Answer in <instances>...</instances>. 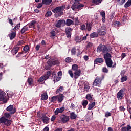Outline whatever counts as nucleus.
I'll return each instance as SVG.
<instances>
[{"label": "nucleus", "instance_id": "f257e3e1", "mask_svg": "<svg viewBox=\"0 0 131 131\" xmlns=\"http://www.w3.org/2000/svg\"><path fill=\"white\" fill-rule=\"evenodd\" d=\"M66 8L65 5H62L61 6H58L52 10L53 13L54 14H58V17H61L63 16L64 13L63 12V10H65Z\"/></svg>", "mask_w": 131, "mask_h": 131}, {"label": "nucleus", "instance_id": "f03ea898", "mask_svg": "<svg viewBox=\"0 0 131 131\" xmlns=\"http://www.w3.org/2000/svg\"><path fill=\"white\" fill-rule=\"evenodd\" d=\"M97 53H103V54H106L107 53H109V50L108 48L105 45L100 44L98 46L97 50Z\"/></svg>", "mask_w": 131, "mask_h": 131}, {"label": "nucleus", "instance_id": "7ed1b4c3", "mask_svg": "<svg viewBox=\"0 0 131 131\" xmlns=\"http://www.w3.org/2000/svg\"><path fill=\"white\" fill-rule=\"evenodd\" d=\"M84 4H80L76 2H74L71 6V9L73 11H80L83 9Z\"/></svg>", "mask_w": 131, "mask_h": 131}, {"label": "nucleus", "instance_id": "20e7f679", "mask_svg": "<svg viewBox=\"0 0 131 131\" xmlns=\"http://www.w3.org/2000/svg\"><path fill=\"white\" fill-rule=\"evenodd\" d=\"M104 79V76L102 77H97L93 83V86H101L102 85V81Z\"/></svg>", "mask_w": 131, "mask_h": 131}, {"label": "nucleus", "instance_id": "39448f33", "mask_svg": "<svg viewBox=\"0 0 131 131\" xmlns=\"http://www.w3.org/2000/svg\"><path fill=\"white\" fill-rule=\"evenodd\" d=\"M4 124L7 126L11 125L12 124V121L9 120V119L6 118V117L3 116L0 118V124Z\"/></svg>", "mask_w": 131, "mask_h": 131}, {"label": "nucleus", "instance_id": "423d86ee", "mask_svg": "<svg viewBox=\"0 0 131 131\" xmlns=\"http://www.w3.org/2000/svg\"><path fill=\"white\" fill-rule=\"evenodd\" d=\"M38 116L41 119L43 123L48 124L50 122V118L48 117L46 114H41V115H40V113H38Z\"/></svg>", "mask_w": 131, "mask_h": 131}, {"label": "nucleus", "instance_id": "0eeeda50", "mask_svg": "<svg viewBox=\"0 0 131 131\" xmlns=\"http://www.w3.org/2000/svg\"><path fill=\"white\" fill-rule=\"evenodd\" d=\"M125 90L126 89L125 87H122L121 89L117 93V98L118 100H122V99H123Z\"/></svg>", "mask_w": 131, "mask_h": 131}, {"label": "nucleus", "instance_id": "6e6552de", "mask_svg": "<svg viewBox=\"0 0 131 131\" xmlns=\"http://www.w3.org/2000/svg\"><path fill=\"white\" fill-rule=\"evenodd\" d=\"M65 25H66V20L64 19H60L58 20L57 23L55 25V26L57 28H60L61 26H65Z\"/></svg>", "mask_w": 131, "mask_h": 131}, {"label": "nucleus", "instance_id": "1a4fd4ad", "mask_svg": "<svg viewBox=\"0 0 131 131\" xmlns=\"http://www.w3.org/2000/svg\"><path fill=\"white\" fill-rule=\"evenodd\" d=\"M60 119L62 122V123H66L69 121V116H67L65 114H63L60 117Z\"/></svg>", "mask_w": 131, "mask_h": 131}, {"label": "nucleus", "instance_id": "9d476101", "mask_svg": "<svg viewBox=\"0 0 131 131\" xmlns=\"http://www.w3.org/2000/svg\"><path fill=\"white\" fill-rule=\"evenodd\" d=\"M7 111L11 112L10 114H14L16 112V108H14V106L10 105L6 108Z\"/></svg>", "mask_w": 131, "mask_h": 131}, {"label": "nucleus", "instance_id": "9b49d317", "mask_svg": "<svg viewBox=\"0 0 131 131\" xmlns=\"http://www.w3.org/2000/svg\"><path fill=\"white\" fill-rule=\"evenodd\" d=\"M81 74V70H80V69L75 71L74 73V78L75 79H77V78H78V77L80 76Z\"/></svg>", "mask_w": 131, "mask_h": 131}, {"label": "nucleus", "instance_id": "f8f14e48", "mask_svg": "<svg viewBox=\"0 0 131 131\" xmlns=\"http://www.w3.org/2000/svg\"><path fill=\"white\" fill-rule=\"evenodd\" d=\"M47 63L50 67H52V66H55V65H58L59 64V61L57 60H54V61H47Z\"/></svg>", "mask_w": 131, "mask_h": 131}, {"label": "nucleus", "instance_id": "ddd939ff", "mask_svg": "<svg viewBox=\"0 0 131 131\" xmlns=\"http://www.w3.org/2000/svg\"><path fill=\"white\" fill-rule=\"evenodd\" d=\"M71 31H72V29L70 27H67L66 28V34L67 35V37L69 38V37H71Z\"/></svg>", "mask_w": 131, "mask_h": 131}, {"label": "nucleus", "instance_id": "4468645a", "mask_svg": "<svg viewBox=\"0 0 131 131\" xmlns=\"http://www.w3.org/2000/svg\"><path fill=\"white\" fill-rule=\"evenodd\" d=\"M11 33L8 35L9 37L11 40L14 39L15 37H16V31H14L13 30H11Z\"/></svg>", "mask_w": 131, "mask_h": 131}, {"label": "nucleus", "instance_id": "2eb2a0df", "mask_svg": "<svg viewBox=\"0 0 131 131\" xmlns=\"http://www.w3.org/2000/svg\"><path fill=\"white\" fill-rule=\"evenodd\" d=\"M57 101L58 103H62V102L63 101V100H64V98H65V96H64V95L62 94H60L59 95H57Z\"/></svg>", "mask_w": 131, "mask_h": 131}, {"label": "nucleus", "instance_id": "dca6fc26", "mask_svg": "<svg viewBox=\"0 0 131 131\" xmlns=\"http://www.w3.org/2000/svg\"><path fill=\"white\" fill-rule=\"evenodd\" d=\"M105 61V63L106 66L107 67H109L110 68H111L112 67V65H113V61H112V59H107Z\"/></svg>", "mask_w": 131, "mask_h": 131}, {"label": "nucleus", "instance_id": "f3484780", "mask_svg": "<svg viewBox=\"0 0 131 131\" xmlns=\"http://www.w3.org/2000/svg\"><path fill=\"white\" fill-rule=\"evenodd\" d=\"M101 63H104V59L98 57L94 60V64H101Z\"/></svg>", "mask_w": 131, "mask_h": 131}, {"label": "nucleus", "instance_id": "a211bd4d", "mask_svg": "<svg viewBox=\"0 0 131 131\" xmlns=\"http://www.w3.org/2000/svg\"><path fill=\"white\" fill-rule=\"evenodd\" d=\"M49 98L48 96V93L47 92L43 93L41 95V100L42 101H47Z\"/></svg>", "mask_w": 131, "mask_h": 131}, {"label": "nucleus", "instance_id": "6ab92c4d", "mask_svg": "<svg viewBox=\"0 0 131 131\" xmlns=\"http://www.w3.org/2000/svg\"><path fill=\"white\" fill-rule=\"evenodd\" d=\"M100 13V16L102 17V22L103 23H105L106 22V13H105V11H102Z\"/></svg>", "mask_w": 131, "mask_h": 131}, {"label": "nucleus", "instance_id": "aec40b11", "mask_svg": "<svg viewBox=\"0 0 131 131\" xmlns=\"http://www.w3.org/2000/svg\"><path fill=\"white\" fill-rule=\"evenodd\" d=\"M19 50H20V48H19L18 47H14L11 50V54H12V55L13 56H15V55H16V54H17L18 53V52H19Z\"/></svg>", "mask_w": 131, "mask_h": 131}, {"label": "nucleus", "instance_id": "412c9836", "mask_svg": "<svg viewBox=\"0 0 131 131\" xmlns=\"http://www.w3.org/2000/svg\"><path fill=\"white\" fill-rule=\"evenodd\" d=\"M103 58L105 60H109L112 58V56H111V54L109 52H107L103 55Z\"/></svg>", "mask_w": 131, "mask_h": 131}, {"label": "nucleus", "instance_id": "4be33fe9", "mask_svg": "<svg viewBox=\"0 0 131 131\" xmlns=\"http://www.w3.org/2000/svg\"><path fill=\"white\" fill-rule=\"evenodd\" d=\"M66 25L67 26H71V25H74V21L70 19H67L66 21Z\"/></svg>", "mask_w": 131, "mask_h": 131}, {"label": "nucleus", "instance_id": "5701e85b", "mask_svg": "<svg viewBox=\"0 0 131 131\" xmlns=\"http://www.w3.org/2000/svg\"><path fill=\"white\" fill-rule=\"evenodd\" d=\"M71 119L74 120L76 119V117H77V115L75 114L74 112H72L70 114Z\"/></svg>", "mask_w": 131, "mask_h": 131}, {"label": "nucleus", "instance_id": "b1692460", "mask_svg": "<svg viewBox=\"0 0 131 131\" xmlns=\"http://www.w3.org/2000/svg\"><path fill=\"white\" fill-rule=\"evenodd\" d=\"M90 36L91 38H96L99 36V34L97 32H94L90 34Z\"/></svg>", "mask_w": 131, "mask_h": 131}, {"label": "nucleus", "instance_id": "393cba45", "mask_svg": "<svg viewBox=\"0 0 131 131\" xmlns=\"http://www.w3.org/2000/svg\"><path fill=\"white\" fill-rule=\"evenodd\" d=\"M95 106H96L95 102H93L89 104L88 105V110H92V109H93V108H94V107H95Z\"/></svg>", "mask_w": 131, "mask_h": 131}, {"label": "nucleus", "instance_id": "a878e982", "mask_svg": "<svg viewBox=\"0 0 131 131\" xmlns=\"http://www.w3.org/2000/svg\"><path fill=\"white\" fill-rule=\"evenodd\" d=\"M6 93H5L3 91L0 90V101H3L5 99V96Z\"/></svg>", "mask_w": 131, "mask_h": 131}, {"label": "nucleus", "instance_id": "bb28decb", "mask_svg": "<svg viewBox=\"0 0 131 131\" xmlns=\"http://www.w3.org/2000/svg\"><path fill=\"white\" fill-rule=\"evenodd\" d=\"M28 30V27L25 26L22 28L20 32L21 33V34H23V33H25V32H26V31H27Z\"/></svg>", "mask_w": 131, "mask_h": 131}, {"label": "nucleus", "instance_id": "cd10ccee", "mask_svg": "<svg viewBox=\"0 0 131 131\" xmlns=\"http://www.w3.org/2000/svg\"><path fill=\"white\" fill-rule=\"evenodd\" d=\"M86 30H88V31H91L92 30V24L90 23L86 24Z\"/></svg>", "mask_w": 131, "mask_h": 131}, {"label": "nucleus", "instance_id": "c85d7f7f", "mask_svg": "<svg viewBox=\"0 0 131 131\" xmlns=\"http://www.w3.org/2000/svg\"><path fill=\"white\" fill-rule=\"evenodd\" d=\"M25 56H26V55L24 54V52H19L18 55H17L15 57L16 58H21V57H25Z\"/></svg>", "mask_w": 131, "mask_h": 131}, {"label": "nucleus", "instance_id": "c756f323", "mask_svg": "<svg viewBox=\"0 0 131 131\" xmlns=\"http://www.w3.org/2000/svg\"><path fill=\"white\" fill-rule=\"evenodd\" d=\"M29 51V47L28 45H26L25 47H24V52H22L23 53H24V55L27 53V52Z\"/></svg>", "mask_w": 131, "mask_h": 131}, {"label": "nucleus", "instance_id": "7c9ffc66", "mask_svg": "<svg viewBox=\"0 0 131 131\" xmlns=\"http://www.w3.org/2000/svg\"><path fill=\"white\" fill-rule=\"evenodd\" d=\"M131 6V0H128L124 5V8H129Z\"/></svg>", "mask_w": 131, "mask_h": 131}, {"label": "nucleus", "instance_id": "2f4dec72", "mask_svg": "<svg viewBox=\"0 0 131 131\" xmlns=\"http://www.w3.org/2000/svg\"><path fill=\"white\" fill-rule=\"evenodd\" d=\"M43 5H50L52 3V0H42Z\"/></svg>", "mask_w": 131, "mask_h": 131}, {"label": "nucleus", "instance_id": "473e14b6", "mask_svg": "<svg viewBox=\"0 0 131 131\" xmlns=\"http://www.w3.org/2000/svg\"><path fill=\"white\" fill-rule=\"evenodd\" d=\"M21 26V24L18 23L17 24L13 29H12V30L16 31V30H18V29H20V27Z\"/></svg>", "mask_w": 131, "mask_h": 131}, {"label": "nucleus", "instance_id": "72a5a7b5", "mask_svg": "<svg viewBox=\"0 0 131 131\" xmlns=\"http://www.w3.org/2000/svg\"><path fill=\"white\" fill-rule=\"evenodd\" d=\"M88 104H89V101H88V100H85L82 101V105L84 109L86 108V106H88Z\"/></svg>", "mask_w": 131, "mask_h": 131}, {"label": "nucleus", "instance_id": "f704fd0d", "mask_svg": "<svg viewBox=\"0 0 131 131\" xmlns=\"http://www.w3.org/2000/svg\"><path fill=\"white\" fill-rule=\"evenodd\" d=\"M71 55H72L73 56L76 55V48H72L71 50Z\"/></svg>", "mask_w": 131, "mask_h": 131}, {"label": "nucleus", "instance_id": "c9c22d12", "mask_svg": "<svg viewBox=\"0 0 131 131\" xmlns=\"http://www.w3.org/2000/svg\"><path fill=\"white\" fill-rule=\"evenodd\" d=\"M61 80V77H58L57 76H54V82H57V81H60Z\"/></svg>", "mask_w": 131, "mask_h": 131}, {"label": "nucleus", "instance_id": "e433bc0d", "mask_svg": "<svg viewBox=\"0 0 131 131\" xmlns=\"http://www.w3.org/2000/svg\"><path fill=\"white\" fill-rule=\"evenodd\" d=\"M46 75H47L48 76H51V75H52V76H54V75H55V72H52V71H49L47 72Z\"/></svg>", "mask_w": 131, "mask_h": 131}, {"label": "nucleus", "instance_id": "4c0bfd02", "mask_svg": "<svg viewBox=\"0 0 131 131\" xmlns=\"http://www.w3.org/2000/svg\"><path fill=\"white\" fill-rule=\"evenodd\" d=\"M127 81V76H122L121 78V82H124V81Z\"/></svg>", "mask_w": 131, "mask_h": 131}, {"label": "nucleus", "instance_id": "58836bf2", "mask_svg": "<svg viewBox=\"0 0 131 131\" xmlns=\"http://www.w3.org/2000/svg\"><path fill=\"white\" fill-rule=\"evenodd\" d=\"M72 69L74 71H76V70H78V66L77 64H73L72 66Z\"/></svg>", "mask_w": 131, "mask_h": 131}, {"label": "nucleus", "instance_id": "ea45409f", "mask_svg": "<svg viewBox=\"0 0 131 131\" xmlns=\"http://www.w3.org/2000/svg\"><path fill=\"white\" fill-rule=\"evenodd\" d=\"M56 101H58L57 96H53L51 97V102L52 103H54V102H56Z\"/></svg>", "mask_w": 131, "mask_h": 131}, {"label": "nucleus", "instance_id": "a19ab883", "mask_svg": "<svg viewBox=\"0 0 131 131\" xmlns=\"http://www.w3.org/2000/svg\"><path fill=\"white\" fill-rule=\"evenodd\" d=\"M92 3L95 5H99L102 3L101 0H92Z\"/></svg>", "mask_w": 131, "mask_h": 131}, {"label": "nucleus", "instance_id": "79ce46f5", "mask_svg": "<svg viewBox=\"0 0 131 131\" xmlns=\"http://www.w3.org/2000/svg\"><path fill=\"white\" fill-rule=\"evenodd\" d=\"M86 99L89 100V101H92V100H93V96H92L91 94H88L86 95Z\"/></svg>", "mask_w": 131, "mask_h": 131}, {"label": "nucleus", "instance_id": "37998d69", "mask_svg": "<svg viewBox=\"0 0 131 131\" xmlns=\"http://www.w3.org/2000/svg\"><path fill=\"white\" fill-rule=\"evenodd\" d=\"M4 117L5 118H7V119H8L9 118H11V115L9 113H4Z\"/></svg>", "mask_w": 131, "mask_h": 131}, {"label": "nucleus", "instance_id": "c03bdc74", "mask_svg": "<svg viewBox=\"0 0 131 131\" xmlns=\"http://www.w3.org/2000/svg\"><path fill=\"white\" fill-rule=\"evenodd\" d=\"M64 89V88L62 86H60L58 89H57L56 91V94H58V93H60V92H62L63 90Z\"/></svg>", "mask_w": 131, "mask_h": 131}, {"label": "nucleus", "instance_id": "a18cd8bd", "mask_svg": "<svg viewBox=\"0 0 131 131\" xmlns=\"http://www.w3.org/2000/svg\"><path fill=\"white\" fill-rule=\"evenodd\" d=\"M65 61L67 63H71L72 62L73 60L71 59V57H68L66 58Z\"/></svg>", "mask_w": 131, "mask_h": 131}, {"label": "nucleus", "instance_id": "49530a36", "mask_svg": "<svg viewBox=\"0 0 131 131\" xmlns=\"http://www.w3.org/2000/svg\"><path fill=\"white\" fill-rule=\"evenodd\" d=\"M46 17H51L52 16V11L48 10L45 14Z\"/></svg>", "mask_w": 131, "mask_h": 131}, {"label": "nucleus", "instance_id": "de8ad7c7", "mask_svg": "<svg viewBox=\"0 0 131 131\" xmlns=\"http://www.w3.org/2000/svg\"><path fill=\"white\" fill-rule=\"evenodd\" d=\"M93 43L91 42H89L87 44L86 46V48L87 49H92V48H93Z\"/></svg>", "mask_w": 131, "mask_h": 131}, {"label": "nucleus", "instance_id": "09e8293b", "mask_svg": "<svg viewBox=\"0 0 131 131\" xmlns=\"http://www.w3.org/2000/svg\"><path fill=\"white\" fill-rule=\"evenodd\" d=\"M28 82L29 85H32V82H33V79H32V78H29L28 79Z\"/></svg>", "mask_w": 131, "mask_h": 131}, {"label": "nucleus", "instance_id": "8fccbe9b", "mask_svg": "<svg viewBox=\"0 0 131 131\" xmlns=\"http://www.w3.org/2000/svg\"><path fill=\"white\" fill-rule=\"evenodd\" d=\"M80 29L84 31V30H86V28L85 27V25L82 24L80 26Z\"/></svg>", "mask_w": 131, "mask_h": 131}, {"label": "nucleus", "instance_id": "3c124183", "mask_svg": "<svg viewBox=\"0 0 131 131\" xmlns=\"http://www.w3.org/2000/svg\"><path fill=\"white\" fill-rule=\"evenodd\" d=\"M102 72L104 73H108V72H109V70H108L106 67H103L102 68Z\"/></svg>", "mask_w": 131, "mask_h": 131}, {"label": "nucleus", "instance_id": "603ef678", "mask_svg": "<svg viewBox=\"0 0 131 131\" xmlns=\"http://www.w3.org/2000/svg\"><path fill=\"white\" fill-rule=\"evenodd\" d=\"M84 89L86 91H88V90H90V85H89V83H86L84 85Z\"/></svg>", "mask_w": 131, "mask_h": 131}, {"label": "nucleus", "instance_id": "864d4df0", "mask_svg": "<svg viewBox=\"0 0 131 131\" xmlns=\"http://www.w3.org/2000/svg\"><path fill=\"white\" fill-rule=\"evenodd\" d=\"M68 73L72 78H74V75H73V73L71 70H69Z\"/></svg>", "mask_w": 131, "mask_h": 131}, {"label": "nucleus", "instance_id": "5fc2aeb1", "mask_svg": "<svg viewBox=\"0 0 131 131\" xmlns=\"http://www.w3.org/2000/svg\"><path fill=\"white\" fill-rule=\"evenodd\" d=\"M59 113H63L65 111V107L62 106L59 108Z\"/></svg>", "mask_w": 131, "mask_h": 131}, {"label": "nucleus", "instance_id": "6e6d98bb", "mask_svg": "<svg viewBox=\"0 0 131 131\" xmlns=\"http://www.w3.org/2000/svg\"><path fill=\"white\" fill-rule=\"evenodd\" d=\"M75 41L76 42H81V41H80V37H79L78 36H77L75 37Z\"/></svg>", "mask_w": 131, "mask_h": 131}, {"label": "nucleus", "instance_id": "4d7b16f0", "mask_svg": "<svg viewBox=\"0 0 131 131\" xmlns=\"http://www.w3.org/2000/svg\"><path fill=\"white\" fill-rule=\"evenodd\" d=\"M44 80H46V79H45V76H42L39 79L38 81L39 82H42Z\"/></svg>", "mask_w": 131, "mask_h": 131}, {"label": "nucleus", "instance_id": "13d9d810", "mask_svg": "<svg viewBox=\"0 0 131 131\" xmlns=\"http://www.w3.org/2000/svg\"><path fill=\"white\" fill-rule=\"evenodd\" d=\"M51 34V36L54 37V36H56V31L55 30H52L51 32H50Z\"/></svg>", "mask_w": 131, "mask_h": 131}, {"label": "nucleus", "instance_id": "bf43d9fd", "mask_svg": "<svg viewBox=\"0 0 131 131\" xmlns=\"http://www.w3.org/2000/svg\"><path fill=\"white\" fill-rule=\"evenodd\" d=\"M119 25H120V22L118 21H116L114 23V26H117V27H119Z\"/></svg>", "mask_w": 131, "mask_h": 131}, {"label": "nucleus", "instance_id": "052dcab7", "mask_svg": "<svg viewBox=\"0 0 131 131\" xmlns=\"http://www.w3.org/2000/svg\"><path fill=\"white\" fill-rule=\"evenodd\" d=\"M100 35H106V32L104 31H100L99 32Z\"/></svg>", "mask_w": 131, "mask_h": 131}, {"label": "nucleus", "instance_id": "680f3d73", "mask_svg": "<svg viewBox=\"0 0 131 131\" xmlns=\"http://www.w3.org/2000/svg\"><path fill=\"white\" fill-rule=\"evenodd\" d=\"M105 116L106 118H108V117H109V116H111V113L110 112H106L105 113Z\"/></svg>", "mask_w": 131, "mask_h": 131}, {"label": "nucleus", "instance_id": "e2e57ef3", "mask_svg": "<svg viewBox=\"0 0 131 131\" xmlns=\"http://www.w3.org/2000/svg\"><path fill=\"white\" fill-rule=\"evenodd\" d=\"M45 60H51V59H52V58H51V56H50V55H48L45 57Z\"/></svg>", "mask_w": 131, "mask_h": 131}, {"label": "nucleus", "instance_id": "0e129e2a", "mask_svg": "<svg viewBox=\"0 0 131 131\" xmlns=\"http://www.w3.org/2000/svg\"><path fill=\"white\" fill-rule=\"evenodd\" d=\"M119 109H120V111H121V112L122 111L124 112L125 111V108H124V106H120Z\"/></svg>", "mask_w": 131, "mask_h": 131}, {"label": "nucleus", "instance_id": "69168bd1", "mask_svg": "<svg viewBox=\"0 0 131 131\" xmlns=\"http://www.w3.org/2000/svg\"><path fill=\"white\" fill-rule=\"evenodd\" d=\"M56 120V116L53 115L51 118V121H55Z\"/></svg>", "mask_w": 131, "mask_h": 131}, {"label": "nucleus", "instance_id": "338daca9", "mask_svg": "<svg viewBox=\"0 0 131 131\" xmlns=\"http://www.w3.org/2000/svg\"><path fill=\"white\" fill-rule=\"evenodd\" d=\"M125 72H126V71L125 70H123L121 72L120 75H121V77L124 76V75L125 74Z\"/></svg>", "mask_w": 131, "mask_h": 131}, {"label": "nucleus", "instance_id": "774afa93", "mask_svg": "<svg viewBox=\"0 0 131 131\" xmlns=\"http://www.w3.org/2000/svg\"><path fill=\"white\" fill-rule=\"evenodd\" d=\"M127 131H129L131 129V126L130 125H127V127H126Z\"/></svg>", "mask_w": 131, "mask_h": 131}]
</instances>
